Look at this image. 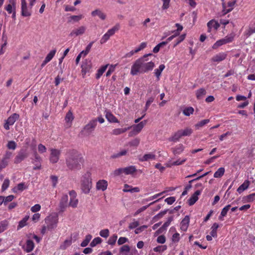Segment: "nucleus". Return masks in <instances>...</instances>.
Here are the masks:
<instances>
[{"label": "nucleus", "instance_id": "obj_53", "mask_svg": "<svg viewBox=\"0 0 255 255\" xmlns=\"http://www.w3.org/2000/svg\"><path fill=\"white\" fill-rule=\"evenodd\" d=\"M186 160V158H184L182 160H180L178 159L175 161L172 162L170 163V165L169 166H173V165H179L183 164Z\"/></svg>", "mask_w": 255, "mask_h": 255}, {"label": "nucleus", "instance_id": "obj_6", "mask_svg": "<svg viewBox=\"0 0 255 255\" xmlns=\"http://www.w3.org/2000/svg\"><path fill=\"white\" fill-rule=\"evenodd\" d=\"M97 120H94L91 121L89 124L86 125L83 130H82L83 133L85 135H89L94 130L97 125Z\"/></svg>", "mask_w": 255, "mask_h": 255}, {"label": "nucleus", "instance_id": "obj_61", "mask_svg": "<svg viewBox=\"0 0 255 255\" xmlns=\"http://www.w3.org/2000/svg\"><path fill=\"white\" fill-rule=\"evenodd\" d=\"M72 243L71 240H66L64 241L63 244L61 246L62 249L65 250L68 247L70 246Z\"/></svg>", "mask_w": 255, "mask_h": 255}, {"label": "nucleus", "instance_id": "obj_55", "mask_svg": "<svg viewBox=\"0 0 255 255\" xmlns=\"http://www.w3.org/2000/svg\"><path fill=\"white\" fill-rule=\"evenodd\" d=\"M82 18V15H72L70 17V19L68 20L69 22H71V20H73L74 21L77 22L79 21Z\"/></svg>", "mask_w": 255, "mask_h": 255}, {"label": "nucleus", "instance_id": "obj_63", "mask_svg": "<svg viewBox=\"0 0 255 255\" xmlns=\"http://www.w3.org/2000/svg\"><path fill=\"white\" fill-rule=\"evenodd\" d=\"M230 207H231L230 205H228L227 206L225 207L222 209V210L221 211V216H226L227 215V213L228 211H229V210L230 209Z\"/></svg>", "mask_w": 255, "mask_h": 255}, {"label": "nucleus", "instance_id": "obj_59", "mask_svg": "<svg viewBox=\"0 0 255 255\" xmlns=\"http://www.w3.org/2000/svg\"><path fill=\"white\" fill-rule=\"evenodd\" d=\"M167 247L166 246H159L153 249V251L156 252H162L166 250Z\"/></svg>", "mask_w": 255, "mask_h": 255}, {"label": "nucleus", "instance_id": "obj_44", "mask_svg": "<svg viewBox=\"0 0 255 255\" xmlns=\"http://www.w3.org/2000/svg\"><path fill=\"white\" fill-rule=\"evenodd\" d=\"M194 112V109L192 107H189L186 108L183 111V113L186 116H189L192 114Z\"/></svg>", "mask_w": 255, "mask_h": 255}, {"label": "nucleus", "instance_id": "obj_42", "mask_svg": "<svg viewBox=\"0 0 255 255\" xmlns=\"http://www.w3.org/2000/svg\"><path fill=\"white\" fill-rule=\"evenodd\" d=\"M92 238V236L91 235H90V234L87 235L86 236L85 240L81 243V246L82 247H86L89 243Z\"/></svg>", "mask_w": 255, "mask_h": 255}, {"label": "nucleus", "instance_id": "obj_49", "mask_svg": "<svg viewBox=\"0 0 255 255\" xmlns=\"http://www.w3.org/2000/svg\"><path fill=\"white\" fill-rule=\"evenodd\" d=\"M140 140L139 138H135L130 141L128 143V145L130 146H137L139 143Z\"/></svg>", "mask_w": 255, "mask_h": 255}, {"label": "nucleus", "instance_id": "obj_20", "mask_svg": "<svg viewBox=\"0 0 255 255\" xmlns=\"http://www.w3.org/2000/svg\"><path fill=\"white\" fill-rule=\"evenodd\" d=\"M91 15L93 17L98 16L102 20L106 18V14L103 12L100 9H96L91 12Z\"/></svg>", "mask_w": 255, "mask_h": 255}, {"label": "nucleus", "instance_id": "obj_19", "mask_svg": "<svg viewBox=\"0 0 255 255\" xmlns=\"http://www.w3.org/2000/svg\"><path fill=\"white\" fill-rule=\"evenodd\" d=\"M189 217L188 216H186L182 220L180 223L181 229L182 231H186L187 230L189 223Z\"/></svg>", "mask_w": 255, "mask_h": 255}, {"label": "nucleus", "instance_id": "obj_22", "mask_svg": "<svg viewBox=\"0 0 255 255\" xmlns=\"http://www.w3.org/2000/svg\"><path fill=\"white\" fill-rule=\"evenodd\" d=\"M182 136L181 130H179L176 132L172 136L168 138L170 141L176 142Z\"/></svg>", "mask_w": 255, "mask_h": 255}, {"label": "nucleus", "instance_id": "obj_30", "mask_svg": "<svg viewBox=\"0 0 255 255\" xmlns=\"http://www.w3.org/2000/svg\"><path fill=\"white\" fill-rule=\"evenodd\" d=\"M9 2L10 3L8 4L5 7V9L6 10V11L8 12V13H11L12 11V7H13V8L14 9L15 8V6H16L15 0H10Z\"/></svg>", "mask_w": 255, "mask_h": 255}, {"label": "nucleus", "instance_id": "obj_15", "mask_svg": "<svg viewBox=\"0 0 255 255\" xmlns=\"http://www.w3.org/2000/svg\"><path fill=\"white\" fill-rule=\"evenodd\" d=\"M34 160L33 163L35 164V166L33 167L34 170L39 169L41 167V158L38 153L35 151L34 152Z\"/></svg>", "mask_w": 255, "mask_h": 255}, {"label": "nucleus", "instance_id": "obj_31", "mask_svg": "<svg viewBox=\"0 0 255 255\" xmlns=\"http://www.w3.org/2000/svg\"><path fill=\"white\" fill-rule=\"evenodd\" d=\"M165 68V66L164 64H161L159 65L158 68L155 69L154 74L155 76L157 77V80H159V77L161 75L162 71Z\"/></svg>", "mask_w": 255, "mask_h": 255}, {"label": "nucleus", "instance_id": "obj_33", "mask_svg": "<svg viewBox=\"0 0 255 255\" xmlns=\"http://www.w3.org/2000/svg\"><path fill=\"white\" fill-rule=\"evenodd\" d=\"M130 128V127H127L124 128H116L113 130L112 133L114 135H119L125 132Z\"/></svg>", "mask_w": 255, "mask_h": 255}, {"label": "nucleus", "instance_id": "obj_11", "mask_svg": "<svg viewBox=\"0 0 255 255\" xmlns=\"http://www.w3.org/2000/svg\"><path fill=\"white\" fill-rule=\"evenodd\" d=\"M68 195H63L59 203V212L62 213L65 211L66 208L68 206Z\"/></svg>", "mask_w": 255, "mask_h": 255}, {"label": "nucleus", "instance_id": "obj_23", "mask_svg": "<svg viewBox=\"0 0 255 255\" xmlns=\"http://www.w3.org/2000/svg\"><path fill=\"white\" fill-rule=\"evenodd\" d=\"M27 188V186L25 185V183L23 182L19 183L17 186L14 187L12 189V191L14 193H17L18 191L22 192L24 189Z\"/></svg>", "mask_w": 255, "mask_h": 255}, {"label": "nucleus", "instance_id": "obj_32", "mask_svg": "<svg viewBox=\"0 0 255 255\" xmlns=\"http://www.w3.org/2000/svg\"><path fill=\"white\" fill-rule=\"evenodd\" d=\"M184 150V147L182 144H179L174 148H172L173 154L176 155L180 154Z\"/></svg>", "mask_w": 255, "mask_h": 255}, {"label": "nucleus", "instance_id": "obj_3", "mask_svg": "<svg viewBox=\"0 0 255 255\" xmlns=\"http://www.w3.org/2000/svg\"><path fill=\"white\" fill-rule=\"evenodd\" d=\"M92 179L89 172L85 173L82 177L81 180V189L83 192L88 194L92 188Z\"/></svg>", "mask_w": 255, "mask_h": 255}, {"label": "nucleus", "instance_id": "obj_43", "mask_svg": "<svg viewBox=\"0 0 255 255\" xmlns=\"http://www.w3.org/2000/svg\"><path fill=\"white\" fill-rule=\"evenodd\" d=\"M29 218V216H25L19 222L18 225L17 226V230L23 228L26 225V222Z\"/></svg>", "mask_w": 255, "mask_h": 255}, {"label": "nucleus", "instance_id": "obj_34", "mask_svg": "<svg viewBox=\"0 0 255 255\" xmlns=\"http://www.w3.org/2000/svg\"><path fill=\"white\" fill-rule=\"evenodd\" d=\"M120 28V24L119 23H117L116 24L113 28H112L111 29H109L107 33L110 36H112L113 35H114L116 31H118Z\"/></svg>", "mask_w": 255, "mask_h": 255}, {"label": "nucleus", "instance_id": "obj_39", "mask_svg": "<svg viewBox=\"0 0 255 255\" xmlns=\"http://www.w3.org/2000/svg\"><path fill=\"white\" fill-rule=\"evenodd\" d=\"M225 173V168L224 167L219 168L214 173L215 178H220L222 177Z\"/></svg>", "mask_w": 255, "mask_h": 255}, {"label": "nucleus", "instance_id": "obj_56", "mask_svg": "<svg viewBox=\"0 0 255 255\" xmlns=\"http://www.w3.org/2000/svg\"><path fill=\"white\" fill-rule=\"evenodd\" d=\"M7 147L9 149L14 150L16 147V144L14 141H9L7 143Z\"/></svg>", "mask_w": 255, "mask_h": 255}, {"label": "nucleus", "instance_id": "obj_10", "mask_svg": "<svg viewBox=\"0 0 255 255\" xmlns=\"http://www.w3.org/2000/svg\"><path fill=\"white\" fill-rule=\"evenodd\" d=\"M92 67V63L90 60H88V59H85L81 65L82 68V73L83 77L85 75L87 72H89Z\"/></svg>", "mask_w": 255, "mask_h": 255}, {"label": "nucleus", "instance_id": "obj_2", "mask_svg": "<svg viewBox=\"0 0 255 255\" xmlns=\"http://www.w3.org/2000/svg\"><path fill=\"white\" fill-rule=\"evenodd\" d=\"M148 61L147 58L144 57L137 59L131 66L130 74L134 76L138 73H144L152 70L155 64L154 62Z\"/></svg>", "mask_w": 255, "mask_h": 255}, {"label": "nucleus", "instance_id": "obj_52", "mask_svg": "<svg viewBox=\"0 0 255 255\" xmlns=\"http://www.w3.org/2000/svg\"><path fill=\"white\" fill-rule=\"evenodd\" d=\"M9 180L7 178L4 179L3 184L1 186V190L2 191H5L9 185Z\"/></svg>", "mask_w": 255, "mask_h": 255}, {"label": "nucleus", "instance_id": "obj_7", "mask_svg": "<svg viewBox=\"0 0 255 255\" xmlns=\"http://www.w3.org/2000/svg\"><path fill=\"white\" fill-rule=\"evenodd\" d=\"M234 36L233 35H227L224 38L219 40L215 43L212 46V48L214 49H217L222 45L232 42Z\"/></svg>", "mask_w": 255, "mask_h": 255}, {"label": "nucleus", "instance_id": "obj_26", "mask_svg": "<svg viewBox=\"0 0 255 255\" xmlns=\"http://www.w3.org/2000/svg\"><path fill=\"white\" fill-rule=\"evenodd\" d=\"M124 192H138L139 191V189L138 187H134L132 188L131 186L125 184V188L123 190Z\"/></svg>", "mask_w": 255, "mask_h": 255}, {"label": "nucleus", "instance_id": "obj_48", "mask_svg": "<svg viewBox=\"0 0 255 255\" xmlns=\"http://www.w3.org/2000/svg\"><path fill=\"white\" fill-rule=\"evenodd\" d=\"M102 242V239L100 237H97L95 238L90 243V246L91 247H94L97 245L100 244Z\"/></svg>", "mask_w": 255, "mask_h": 255}, {"label": "nucleus", "instance_id": "obj_60", "mask_svg": "<svg viewBox=\"0 0 255 255\" xmlns=\"http://www.w3.org/2000/svg\"><path fill=\"white\" fill-rule=\"evenodd\" d=\"M100 235L103 237L107 238L109 236V231L108 229L102 230L100 232Z\"/></svg>", "mask_w": 255, "mask_h": 255}, {"label": "nucleus", "instance_id": "obj_40", "mask_svg": "<svg viewBox=\"0 0 255 255\" xmlns=\"http://www.w3.org/2000/svg\"><path fill=\"white\" fill-rule=\"evenodd\" d=\"M108 66V65L103 66L98 70V72L96 74V76L97 79H99L100 78V77L103 75V74L107 69Z\"/></svg>", "mask_w": 255, "mask_h": 255}, {"label": "nucleus", "instance_id": "obj_64", "mask_svg": "<svg viewBox=\"0 0 255 255\" xmlns=\"http://www.w3.org/2000/svg\"><path fill=\"white\" fill-rule=\"evenodd\" d=\"M248 202H253L255 200V193L250 194L246 197Z\"/></svg>", "mask_w": 255, "mask_h": 255}, {"label": "nucleus", "instance_id": "obj_8", "mask_svg": "<svg viewBox=\"0 0 255 255\" xmlns=\"http://www.w3.org/2000/svg\"><path fill=\"white\" fill-rule=\"evenodd\" d=\"M28 156V153L26 149H22L15 156L14 163L15 164L19 163L23 160L25 158Z\"/></svg>", "mask_w": 255, "mask_h": 255}, {"label": "nucleus", "instance_id": "obj_37", "mask_svg": "<svg viewBox=\"0 0 255 255\" xmlns=\"http://www.w3.org/2000/svg\"><path fill=\"white\" fill-rule=\"evenodd\" d=\"M206 94V91L204 88H201L196 92V97L198 100L201 99Z\"/></svg>", "mask_w": 255, "mask_h": 255}, {"label": "nucleus", "instance_id": "obj_16", "mask_svg": "<svg viewBox=\"0 0 255 255\" xmlns=\"http://www.w3.org/2000/svg\"><path fill=\"white\" fill-rule=\"evenodd\" d=\"M227 54L225 53H219L211 58L212 62H220L225 60L227 57Z\"/></svg>", "mask_w": 255, "mask_h": 255}, {"label": "nucleus", "instance_id": "obj_57", "mask_svg": "<svg viewBox=\"0 0 255 255\" xmlns=\"http://www.w3.org/2000/svg\"><path fill=\"white\" fill-rule=\"evenodd\" d=\"M7 226V223L6 221H3L0 222V233L3 232Z\"/></svg>", "mask_w": 255, "mask_h": 255}, {"label": "nucleus", "instance_id": "obj_4", "mask_svg": "<svg viewBox=\"0 0 255 255\" xmlns=\"http://www.w3.org/2000/svg\"><path fill=\"white\" fill-rule=\"evenodd\" d=\"M47 229L52 230L57 227L58 222V216L56 214H52L47 217L45 219Z\"/></svg>", "mask_w": 255, "mask_h": 255}, {"label": "nucleus", "instance_id": "obj_62", "mask_svg": "<svg viewBox=\"0 0 255 255\" xmlns=\"http://www.w3.org/2000/svg\"><path fill=\"white\" fill-rule=\"evenodd\" d=\"M8 161L5 159H2V160L0 161V172L1 170L6 167L8 165Z\"/></svg>", "mask_w": 255, "mask_h": 255}, {"label": "nucleus", "instance_id": "obj_9", "mask_svg": "<svg viewBox=\"0 0 255 255\" xmlns=\"http://www.w3.org/2000/svg\"><path fill=\"white\" fill-rule=\"evenodd\" d=\"M50 151L51 153L49 157L50 161L52 163H57L61 154L60 150L57 149L51 148Z\"/></svg>", "mask_w": 255, "mask_h": 255}, {"label": "nucleus", "instance_id": "obj_17", "mask_svg": "<svg viewBox=\"0 0 255 255\" xmlns=\"http://www.w3.org/2000/svg\"><path fill=\"white\" fill-rule=\"evenodd\" d=\"M201 194V191L198 190L191 196V197L188 200V203L189 206L194 205L195 202L198 200V196Z\"/></svg>", "mask_w": 255, "mask_h": 255}, {"label": "nucleus", "instance_id": "obj_5", "mask_svg": "<svg viewBox=\"0 0 255 255\" xmlns=\"http://www.w3.org/2000/svg\"><path fill=\"white\" fill-rule=\"evenodd\" d=\"M147 123L146 120H144L137 125H134L130 128H132V130L129 133V136H132L138 134L145 126Z\"/></svg>", "mask_w": 255, "mask_h": 255}, {"label": "nucleus", "instance_id": "obj_38", "mask_svg": "<svg viewBox=\"0 0 255 255\" xmlns=\"http://www.w3.org/2000/svg\"><path fill=\"white\" fill-rule=\"evenodd\" d=\"M161 198H160V199H158L157 200H156V201H154V202H152L151 203H150V204H149L148 205H146V206H144L143 207H142L141 208L138 209L136 211V212L135 213V214L134 215H136L138 214H139L140 213L144 211V210H145L149 206H150V205L153 204L154 203H155V202L158 201L159 200H160Z\"/></svg>", "mask_w": 255, "mask_h": 255}, {"label": "nucleus", "instance_id": "obj_36", "mask_svg": "<svg viewBox=\"0 0 255 255\" xmlns=\"http://www.w3.org/2000/svg\"><path fill=\"white\" fill-rule=\"evenodd\" d=\"M125 174L129 175L132 174L136 171V168L134 166H129L128 167H125Z\"/></svg>", "mask_w": 255, "mask_h": 255}, {"label": "nucleus", "instance_id": "obj_25", "mask_svg": "<svg viewBox=\"0 0 255 255\" xmlns=\"http://www.w3.org/2000/svg\"><path fill=\"white\" fill-rule=\"evenodd\" d=\"M129 251V246L127 245H124L120 248L119 255H128Z\"/></svg>", "mask_w": 255, "mask_h": 255}, {"label": "nucleus", "instance_id": "obj_51", "mask_svg": "<svg viewBox=\"0 0 255 255\" xmlns=\"http://www.w3.org/2000/svg\"><path fill=\"white\" fill-rule=\"evenodd\" d=\"M74 119V117L73 116L72 113L71 112L69 111L65 117V120L66 122L68 123L69 122H71Z\"/></svg>", "mask_w": 255, "mask_h": 255}, {"label": "nucleus", "instance_id": "obj_1", "mask_svg": "<svg viewBox=\"0 0 255 255\" xmlns=\"http://www.w3.org/2000/svg\"><path fill=\"white\" fill-rule=\"evenodd\" d=\"M83 162V156L77 150H69L66 153L65 163L69 170L74 171L80 170Z\"/></svg>", "mask_w": 255, "mask_h": 255}, {"label": "nucleus", "instance_id": "obj_47", "mask_svg": "<svg viewBox=\"0 0 255 255\" xmlns=\"http://www.w3.org/2000/svg\"><path fill=\"white\" fill-rule=\"evenodd\" d=\"M181 131V134L183 136H189L193 132V130L190 128H186L184 130H180Z\"/></svg>", "mask_w": 255, "mask_h": 255}, {"label": "nucleus", "instance_id": "obj_21", "mask_svg": "<svg viewBox=\"0 0 255 255\" xmlns=\"http://www.w3.org/2000/svg\"><path fill=\"white\" fill-rule=\"evenodd\" d=\"M34 244L32 240H28L26 241V245L23 247L24 251L27 253H29L32 251L34 248Z\"/></svg>", "mask_w": 255, "mask_h": 255}, {"label": "nucleus", "instance_id": "obj_12", "mask_svg": "<svg viewBox=\"0 0 255 255\" xmlns=\"http://www.w3.org/2000/svg\"><path fill=\"white\" fill-rule=\"evenodd\" d=\"M69 195L71 197L69 206L75 208L77 207L78 200L76 198V193L74 190L69 192Z\"/></svg>", "mask_w": 255, "mask_h": 255}, {"label": "nucleus", "instance_id": "obj_54", "mask_svg": "<svg viewBox=\"0 0 255 255\" xmlns=\"http://www.w3.org/2000/svg\"><path fill=\"white\" fill-rule=\"evenodd\" d=\"M118 236L116 235H114L113 236L110 238L108 240V244L111 245H114L115 244Z\"/></svg>", "mask_w": 255, "mask_h": 255}, {"label": "nucleus", "instance_id": "obj_41", "mask_svg": "<svg viewBox=\"0 0 255 255\" xmlns=\"http://www.w3.org/2000/svg\"><path fill=\"white\" fill-rule=\"evenodd\" d=\"M128 152V150H126V149H123L122 150V151H121L120 152H118V153H115L114 154H113L112 156H111V158H119L122 156H124V155H125L127 154Z\"/></svg>", "mask_w": 255, "mask_h": 255}, {"label": "nucleus", "instance_id": "obj_35", "mask_svg": "<svg viewBox=\"0 0 255 255\" xmlns=\"http://www.w3.org/2000/svg\"><path fill=\"white\" fill-rule=\"evenodd\" d=\"M155 155L152 153H148L144 154L140 160L141 161H148L149 159H155Z\"/></svg>", "mask_w": 255, "mask_h": 255}, {"label": "nucleus", "instance_id": "obj_28", "mask_svg": "<svg viewBox=\"0 0 255 255\" xmlns=\"http://www.w3.org/2000/svg\"><path fill=\"white\" fill-rule=\"evenodd\" d=\"M106 118L110 122L112 123H117V118L110 112L106 111Z\"/></svg>", "mask_w": 255, "mask_h": 255}, {"label": "nucleus", "instance_id": "obj_27", "mask_svg": "<svg viewBox=\"0 0 255 255\" xmlns=\"http://www.w3.org/2000/svg\"><path fill=\"white\" fill-rule=\"evenodd\" d=\"M19 118V115L17 114H13L11 116H10L6 121L7 122V124L10 125L11 126L13 125L15 122L16 120L18 119Z\"/></svg>", "mask_w": 255, "mask_h": 255}, {"label": "nucleus", "instance_id": "obj_46", "mask_svg": "<svg viewBox=\"0 0 255 255\" xmlns=\"http://www.w3.org/2000/svg\"><path fill=\"white\" fill-rule=\"evenodd\" d=\"M56 52V49L51 50L46 56L45 59L49 62L54 57Z\"/></svg>", "mask_w": 255, "mask_h": 255}, {"label": "nucleus", "instance_id": "obj_58", "mask_svg": "<svg viewBox=\"0 0 255 255\" xmlns=\"http://www.w3.org/2000/svg\"><path fill=\"white\" fill-rule=\"evenodd\" d=\"M173 216H171L169 217L167 219V221L164 223V224L162 225V227L164 230H166V228L167 227H168L170 224V223L173 221Z\"/></svg>", "mask_w": 255, "mask_h": 255}, {"label": "nucleus", "instance_id": "obj_14", "mask_svg": "<svg viewBox=\"0 0 255 255\" xmlns=\"http://www.w3.org/2000/svg\"><path fill=\"white\" fill-rule=\"evenodd\" d=\"M86 29V27L84 26H81L78 29L73 30L69 34L70 36H77L83 34Z\"/></svg>", "mask_w": 255, "mask_h": 255}, {"label": "nucleus", "instance_id": "obj_24", "mask_svg": "<svg viewBox=\"0 0 255 255\" xmlns=\"http://www.w3.org/2000/svg\"><path fill=\"white\" fill-rule=\"evenodd\" d=\"M207 26L208 31L210 32L212 27H214L215 29H217L220 27V23L214 20H211L208 22Z\"/></svg>", "mask_w": 255, "mask_h": 255}, {"label": "nucleus", "instance_id": "obj_45", "mask_svg": "<svg viewBox=\"0 0 255 255\" xmlns=\"http://www.w3.org/2000/svg\"><path fill=\"white\" fill-rule=\"evenodd\" d=\"M154 100V97L152 96V97H150L148 98V99L146 102V104H145L143 113H145V111L148 109L150 104L153 102Z\"/></svg>", "mask_w": 255, "mask_h": 255}, {"label": "nucleus", "instance_id": "obj_50", "mask_svg": "<svg viewBox=\"0 0 255 255\" xmlns=\"http://www.w3.org/2000/svg\"><path fill=\"white\" fill-rule=\"evenodd\" d=\"M209 121H210L209 119L203 120L198 122V123H197L195 125V127L197 128H199L202 127L204 126V125H205L206 124H208L209 122Z\"/></svg>", "mask_w": 255, "mask_h": 255}, {"label": "nucleus", "instance_id": "obj_18", "mask_svg": "<svg viewBox=\"0 0 255 255\" xmlns=\"http://www.w3.org/2000/svg\"><path fill=\"white\" fill-rule=\"evenodd\" d=\"M107 186L108 182L107 181L100 180L97 183L96 188L97 190L104 191L107 189Z\"/></svg>", "mask_w": 255, "mask_h": 255}, {"label": "nucleus", "instance_id": "obj_13", "mask_svg": "<svg viewBox=\"0 0 255 255\" xmlns=\"http://www.w3.org/2000/svg\"><path fill=\"white\" fill-rule=\"evenodd\" d=\"M21 14L23 16H29L31 14L28 9L26 0H21Z\"/></svg>", "mask_w": 255, "mask_h": 255}, {"label": "nucleus", "instance_id": "obj_29", "mask_svg": "<svg viewBox=\"0 0 255 255\" xmlns=\"http://www.w3.org/2000/svg\"><path fill=\"white\" fill-rule=\"evenodd\" d=\"M250 185V181L249 180H246L245 182L240 185L237 189V191L241 193L246 189H247Z\"/></svg>", "mask_w": 255, "mask_h": 255}]
</instances>
